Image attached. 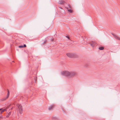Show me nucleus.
<instances>
[{"instance_id": "obj_14", "label": "nucleus", "mask_w": 120, "mask_h": 120, "mask_svg": "<svg viewBox=\"0 0 120 120\" xmlns=\"http://www.w3.org/2000/svg\"><path fill=\"white\" fill-rule=\"evenodd\" d=\"M34 80H35V83H36V81L37 80V77H35L34 78Z\"/></svg>"}, {"instance_id": "obj_18", "label": "nucleus", "mask_w": 120, "mask_h": 120, "mask_svg": "<svg viewBox=\"0 0 120 120\" xmlns=\"http://www.w3.org/2000/svg\"><path fill=\"white\" fill-rule=\"evenodd\" d=\"M26 47V44H24V45H23V47Z\"/></svg>"}, {"instance_id": "obj_19", "label": "nucleus", "mask_w": 120, "mask_h": 120, "mask_svg": "<svg viewBox=\"0 0 120 120\" xmlns=\"http://www.w3.org/2000/svg\"><path fill=\"white\" fill-rule=\"evenodd\" d=\"M112 34V35H113L114 37H115V36H116V35H115L114 34Z\"/></svg>"}, {"instance_id": "obj_21", "label": "nucleus", "mask_w": 120, "mask_h": 120, "mask_svg": "<svg viewBox=\"0 0 120 120\" xmlns=\"http://www.w3.org/2000/svg\"><path fill=\"white\" fill-rule=\"evenodd\" d=\"M54 39H51V41H54Z\"/></svg>"}, {"instance_id": "obj_2", "label": "nucleus", "mask_w": 120, "mask_h": 120, "mask_svg": "<svg viewBox=\"0 0 120 120\" xmlns=\"http://www.w3.org/2000/svg\"><path fill=\"white\" fill-rule=\"evenodd\" d=\"M67 56L69 58H77L78 55L75 53H68L66 54Z\"/></svg>"}, {"instance_id": "obj_10", "label": "nucleus", "mask_w": 120, "mask_h": 120, "mask_svg": "<svg viewBox=\"0 0 120 120\" xmlns=\"http://www.w3.org/2000/svg\"><path fill=\"white\" fill-rule=\"evenodd\" d=\"M115 38L116 40H120V38L116 35L115 36Z\"/></svg>"}, {"instance_id": "obj_6", "label": "nucleus", "mask_w": 120, "mask_h": 120, "mask_svg": "<svg viewBox=\"0 0 120 120\" xmlns=\"http://www.w3.org/2000/svg\"><path fill=\"white\" fill-rule=\"evenodd\" d=\"M89 44H90V45L92 47H93L97 45L96 43L94 41H91L89 43Z\"/></svg>"}, {"instance_id": "obj_11", "label": "nucleus", "mask_w": 120, "mask_h": 120, "mask_svg": "<svg viewBox=\"0 0 120 120\" xmlns=\"http://www.w3.org/2000/svg\"><path fill=\"white\" fill-rule=\"evenodd\" d=\"M104 48L103 47H99V49L101 50H102L104 49Z\"/></svg>"}, {"instance_id": "obj_4", "label": "nucleus", "mask_w": 120, "mask_h": 120, "mask_svg": "<svg viewBox=\"0 0 120 120\" xmlns=\"http://www.w3.org/2000/svg\"><path fill=\"white\" fill-rule=\"evenodd\" d=\"M10 92L9 90L8 89V93L6 97H4L1 99L2 101H4L6 100L9 97Z\"/></svg>"}, {"instance_id": "obj_16", "label": "nucleus", "mask_w": 120, "mask_h": 120, "mask_svg": "<svg viewBox=\"0 0 120 120\" xmlns=\"http://www.w3.org/2000/svg\"><path fill=\"white\" fill-rule=\"evenodd\" d=\"M19 48H23V45H21L19 46Z\"/></svg>"}, {"instance_id": "obj_1", "label": "nucleus", "mask_w": 120, "mask_h": 120, "mask_svg": "<svg viewBox=\"0 0 120 120\" xmlns=\"http://www.w3.org/2000/svg\"><path fill=\"white\" fill-rule=\"evenodd\" d=\"M62 75L65 76L69 77H71L75 76L76 75V73L73 71L69 72L68 71H65L61 73Z\"/></svg>"}, {"instance_id": "obj_7", "label": "nucleus", "mask_w": 120, "mask_h": 120, "mask_svg": "<svg viewBox=\"0 0 120 120\" xmlns=\"http://www.w3.org/2000/svg\"><path fill=\"white\" fill-rule=\"evenodd\" d=\"M65 8L67 9H72V7L71 5L69 4H68L67 5V6L65 7Z\"/></svg>"}, {"instance_id": "obj_13", "label": "nucleus", "mask_w": 120, "mask_h": 120, "mask_svg": "<svg viewBox=\"0 0 120 120\" xmlns=\"http://www.w3.org/2000/svg\"><path fill=\"white\" fill-rule=\"evenodd\" d=\"M52 120H56L57 119V118L55 117H53L52 118Z\"/></svg>"}, {"instance_id": "obj_8", "label": "nucleus", "mask_w": 120, "mask_h": 120, "mask_svg": "<svg viewBox=\"0 0 120 120\" xmlns=\"http://www.w3.org/2000/svg\"><path fill=\"white\" fill-rule=\"evenodd\" d=\"M2 109H0V111L1 110V114L3 112H4V111H6V109H3L2 110Z\"/></svg>"}, {"instance_id": "obj_9", "label": "nucleus", "mask_w": 120, "mask_h": 120, "mask_svg": "<svg viewBox=\"0 0 120 120\" xmlns=\"http://www.w3.org/2000/svg\"><path fill=\"white\" fill-rule=\"evenodd\" d=\"M53 105H50V106L48 108V109L49 110H51V109L53 107Z\"/></svg>"}, {"instance_id": "obj_24", "label": "nucleus", "mask_w": 120, "mask_h": 120, "mask_svg": "<svg viewBox=\"0 0 120 120\" xmlns=\"http://www.w3.org/2000/svg\"><path fill=\"white\" fill-rule=\"evenodd\" d=\"M66 37H67V38L68 39H69V38H69V37H67V36H66Z\"/></svg>"}, {"instance_id": "obj_3", "label": "nucleus", "mask_w": 120, "mask_h": 120, "mask_svg": "<svg viewBox=\"0 0 120 120\" xmlns=\"http://www.w3.org/2000/svg\"><path fill=\"white\" fill-rule=\"evenodd\" d=\"M17 106L19 109L20 113L21 114L22 113L23 111L22 105L21 104H18L17 105Z\"/></svg>"}, {"instance_id": "obj_22", "label": "nucleus", "mask_w": 120, "mask_h": 120, "mask_svg": "<svg viewBox=\"0 0 120 120\" xmlns=\"http://www.w3.org/2000/svg\"><path fill=\"white\" fill-rule=\"evenodd\" d=\"M9 115H7V116H6V117L7 118V117H9Z\"/></svg>"}, {"instance_id": "obj_20", "label": "nucleus", "mask_w": 120, "mask_h": 120, "mask_svg": "<svg viewBox=\"0 0 120 120\" xmlns=\"http://www.w3.org/2000/svg\"><path fill=\"white\" fill-rule=\"evenodd\" d=\"M11 112H10L9 113H8V115H9V116L10 115V114H11Z\"/></svg>"}, {"instance_id": "obj_23", "label": "nucleus", "mask_w": 120, "mask_h": 120, "mask_svg": "<svg viewBox=\"0 0 120 120\" xmlns=\"http://www.w3.org/2000/svg\"><path fill=\"white\" fill-rule=\"evenodd\" d=\"M59 8H60L61 9H62V7H59Z\"/></svg>"}, {"instance_id": "obj_15", "label": "nucleus", "mask_w": 120, "mask_h": 120, "mask_svg": "<svg viewBox=\"0 0 120 120\" xmlns=\"http://www.w3.org/2000/svg\"><path fill=\"white\" fill-rule=\"evenodd\" d=\"M5 117L3 116L2 115H1V116H0V119H3Z\"/></svg>"}, {"instance_id": "obj_5", "label": "nucleus", "mask_w": 120, "mask_h": 120, "mask_svg": "<svg viewBox=\"0 0 120 120\" xmlns=\"http://www.w3.org/2000/svg\"><path fill=\"white\" fill-rule=\"evenodd\" d=\"M58 3L60 5H65V4H66V3L64 1L60 0L58 1Z\"/></svg>"}, {"instance_id": "obj_12", "label": "nucleus", "mask_w": 120, "mask_h": 120, "mask_svg": "<svg viewBox=\"0 0 120 120\" xmlns=\"http://www.w3.org/2000/svg\"><path fill=\"white\" fill-rule=\"evenodd\" d=\"M68 11L70 13H72L73 12V11L71 9H68Z\"/></svg>"}, {"instance_id": "obj_25", "label": "nucleus", "mask_w": 120, "mask_h": 120, "mask_svg": "<svg viewBox=\"0 0 120 120\" xmlns=\"http://www.w3.org/2000/svg\"><path fill=\"white\" fill-rule=\"evenodd\" d=\"M12 109V108L11 109Z\"/></svg>"}, {"instance_id": "obj_17", "label": "nucleus", "mask_w": 120, "mask_h": 120, "mask_svg": "<svg viewBox=\"0 0 120 120\" xmlns=\"http://www.w3.org/2000/svg\"><path fill=\"white\" fill-rule=\"evenodd\" d=\"M47 41V40H46L43 42V43L44 44H45L46 43V42Z\"/></svg>"}]
</instances>
